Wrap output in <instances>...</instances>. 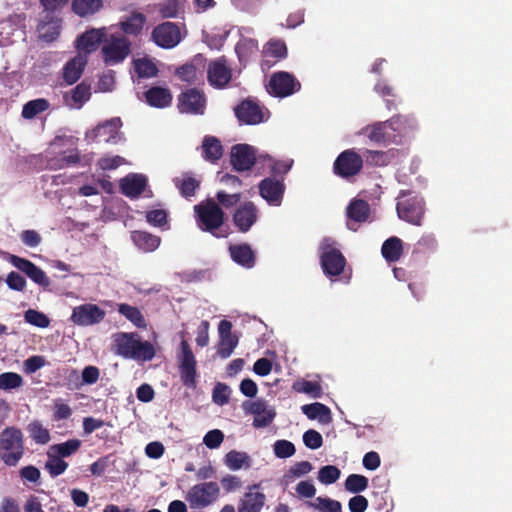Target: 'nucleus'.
Listing matches in <instances>:
<instances>
[{"mask_svg": "<svg viewBox=\"0 0 512 512\" xmlns=\"http://www.w3.org/2000/svg\"><path fill=\"white\" fill-rule=\"evenodd\" d=\"M195 220L198 228L208 232L216 238H225L229 235L225 224V213L221 206L213 199H206L194 206Z\"/></svg>", "mask_w": 512, "mask_h": 512, "instance_id": "obj_1", "label": "nucleus"}, {"mask_svg": "<svg viewBox=\"0 0 512 512\" xmlns=\"http://www.w3.org/2000/svg\"><path fill=\"white\" fill-rule=\"evenodd\" d=\"M25 438L20 428L8 426L0 433V461L8 467L17 466L25 455Z\"/></svg>", "mask_w": 512, "mask_h": 512, "instance_id": "obj_2", "label": "nucleus"}, {"mask_svg": "<svg viewBox=\"0 0 512 512\" xmlns=\"http://www.w3.org/2000/svg\"><path fill=\"white\" fill-rule=\"evenodd\" d=\"M116 353L126 359L150 361L156 351L149 341H141L137 333H119L115 337Z\"/></svg>", "mask_w": 512, "mask_h": 512, "instance_id": "obj_3", "label": "nucleus"}, {"mask_svg": "<svg viewBox=\"0 0 512 512\" xmlns=\"http://www.w3.org/2000/svg\"><path fill=\"white\" fill-rule=\"evenodd\" d=\"M396 210L398 217L412 225L421 226L425 214V201L414 191L400 190Z\"/></svg>", "mask_w": 512, "mask_h": 512, "instance_id": "obj_4", "label": "nucleus"}, {"mask_svg": "<svg viewBox=\"0 0 512 512\" xmlns=\"http://www.w3.org/2000/svg\"><path fill=\"white\" fill-rule=\"evenodd\" d=\"M131 53V42L125 36L111 35L102 46L101 54L106 65L122 63Z\"/></svg>", "mask_w": 512, "mask_h": 512, "instance_id": "obj_5", "label": "nucleus"}, {"mask_svg": "<svg viewBox=\"0 0 512 512\" xmlns=\"http://www.w3.org/2000/svg\"><path fill=\"white\" fill-rule=\"evenodd\" d=\"M363 162V157L354 149H347L335 159L333 172L343 179L350 180L361 172Z\"/></svg>", "mask_w": 512, "mask_h": 512, "instance_id": "obj_6", "label": "nucleus"}, {"mask_svg": "<svg viewBox=\"0 0 512 512\" xmlns=\"http://www.w3.org/2000/svg\"><path fill=\"white\" fill-rule=\"evenodd\" d=\"M301 89V84L297 78L286 71H278L271 75L268 84L266 85L267 92L278 98H285L298 92Z\"/></svg>", "mask_w": 512, "mask_h": 512, "instance_id": "obj_7", "label": "nucleus"}, {"mask_svg": "<svg viewBox=\"0 0 512 512\" xmlns=\"http://www.w3.org/2000/svg\"><path fill=\"white\" fill-rule=\"evenodd\" d=\"M320 264L324 274L332 278L343 273L346 266V258L333 244L325 242L321 246Z\"/></svg>", "mask_w": 512, "mask_h": 512, "instance_id": "obj_8", "label": "nucleus"}, {"mask_svg": "<svg viewBox=\"0 0 512 512\" xmlns=\"http://www.w3.org/2000/svg\"><path fill=\"white\" fill-rule=\"evenodd\" d=\"M177 108L180 113L203 115L206 109L207 98L202 90L189 88L178 95Z\"/></svg>", "mask_w": 512, "mask_h": 512, "instance_id": "obj_9", "label": "nucleus"}, {"mask_svg": "<svg viewBox=\"0 0 512 512\" xmlns=\"http://www.w3.org/2000/svg\"><path fill=\"white\" fill-rule=\"evenodd\" d=\"M181 353L179 355V372L181 381L184 386L188 388L196 387V359L193 351L186 340H182L180 343Z\"/></svg>", "mask_w": 512, "mask_h": 512, "instance_id": "obj_10", "label": "nucleus"}, {"mask_svg": "<svg viewBox=\"0 0 512 512\" xmlns=\"http://www.w3.org/2000/svg\"><path fill=\"white\" fill-rule=\"evenodd\" d=\"M220 489L216 482H204L194 485L186 499L192 508L207 507L219 497Z\"/></svg>", "mask_w": 512, "mask_h": 512, "instance_id": "obj_11", "label": "nucleus"}, {"mask_svg": "<svg viewBox=\"0 0 512 512\" xmlns=\"http://www.w3.org/2000/svg\"><path fill=\"white\" fill-rule=\"evenodd\" d=\"M232 80V69L222 56L210 61L207 66V81L213 88L225 89Z\"/></svg>", "mask_w": 512, "mask_h": 512, "instance_id": "obj_12", "label": "nucleus"}, {"mask_svg": "<svg viewBox=\"0 0 512 512\" xmlns=\"http://www.w3.org/2000/svg\"><path fill=\"white\" fill-rule=\"evenodd\" d=\"M234 113L240 124L257 125L265 120L263 108L250 98L241 101Z\"/></svg>", "mask_w": 512, "mask_h": 512, "instance_id": "obj_13", "label": "nucleus"}, {"mask_svg": "<svg viewBox=\"0 0 512 512\" xmlns=\"http://www.w3.org/2000/svg\"><path fill=\"white\" fill-rule=\"evenodd\" d=\"M152 39L159 47L173 48L181 41L180 29L173 22L161 23L153 29Z\"/></svg>", "mask_w": 512, "mask_h": 512, "instance_id": "obj_14", "label": "nucleus"}, {"mask_svg": "<svg viewBox=\"0 0 512 512\" xmlns=\"http://www.w3.org/2000/svg\"><path fill=\"white\" fill-rule=\"evenodd\" d=\"M256 162V150L248 144H236L231 148L230 163L235 171L250 170Z\"/></svg>", "mask_w": 512, "mask_h": 512, "instance_id": "obj_15", "label": "nucleus"}, {"mask_svg": "<svg viewBox=\"0 0 512 512\" xmlns=\"http://www.w3.org/2000/svg\"><path fill=\"white\" fill-rule=\"evenodd\" d=\"M105 317V311L98 305L86 303L75 307L71 321L79 326H90L100 323Z\"/></svg>", "mask_w": 512, "mask_h": 512, "instance_id": "obj_16", "label": "nucleus"}, {"mask_svg": "<svg viewBox=\"0 0 512 512\" xmlns=\"http://www.w3.org/2000/svg\"><path fill=\"white\" fill-rule=\"evenodd\" d=\"M9 262L18 270L25 273L36 284L45 289L50 286V279L46 273L30 260L11 254L9 256Z\"/></svg>", "mask_w": 512, "mask_h": 512, "instance_id": "obj_17", "label": "nucleus"}, {"mask_svg": "<svg viewBox=\"0 0 512 512\" xmlns=\"http://www.w3.org/2000/svg\"><path fill=\"white\" fill-rule=\"evenodd\" d=\"M232 218L237 230L247 233L258 220V209L253 202H245L235 210Z\"/></svg>", "mask_w": 512, "mask_h": 512, "instance_id": "obj_18", "label": "nucleus"}, {"mask_svg": "<svg viewBox=\"0 0 512 512\" xmlns=\"http://www.w3.org/2000/svg\"><path fill=\"white\" fill-rule=\"evenodd\" d=\"M285 184L273 177L263 179L259 184L260 195L271 205L279 206L282 202Z\"/></svg>", "mask_w": 512, "mask_h": 512, "instance_id": "obj_19", "label": "nucleus"}, {"mask_svg": "<svg viewBox=\"0 0 512 512\" xmlns=\"http://www.w3.org/2000/svg\"><path fill=\"white\" fill-rule=\"evenodd\" d=\"M107 36V29L92 28L77 37L76 47L78 50L90 54L96 51Z\"/></svg>", "mask_w": 512, "mask_h": 512, "instance_id": "obj_20", "label": "nucleus"}, {"mask_svg": "<svg viewBox=\"0 0 512 512\" xmlns=\"http://www.w3.org/2000/svg\"><path fill=\"white\" fill-rule=\"evenodd\" d=\"M62 20L54 14L47 13L39 22L37 31L39 39L51 43L55 41L61 32Z\"/></svg>", "mask_w": 512, "mask_h": 512, "instance_id": "obj_21", "label": "nucleus"}, {"mask_svg": "<svg viewBox=\"0 0 512 512\" xmlns=\"http://www.w3.org/2000/svg\"><path fill=\"white\" fill-rule=\"evenodd\" d=\"M247 411L254 415L253 426L256 428L267 427L276 416L273 408H268L265 400L258 399L249 403Z\"/></svg>", "mask_w": 512, "mask_h": 512, "instance_id": "obj_22", "label": "nucleus"}, {"mask_svg": "<svg viewBox=\"0 0 512 512\" xmlns=\"http://www.w3.org/2000/svg\"><path fill=\"white\" fill-rule=\"evenodd\" d=\"M147 177L142 174H128L120 180V191L131 199L138 198L147 187Z\"/></svg>", "mask_w": 512, "mask_h": 512, "instance_id": "obj_23", "label": "nucleus"}, {"mask_svg": "<svg viewBox=\"0 0 512 512\" xmlns=\"http://www.w3.org/2000/svg\"><path fill=\"white\" fill-rule=\"evenodd\" d=\"M254 489H259V485L254 484L249 487V491L239 501L238 512H261L266 496L262 492L253 491Z\"/></svg>", "mask_w": 512, "mask_h": 512, "instance_id": "obj_24", "label": "nucleus"}, {"mask_svg": "<svg viewBox=\"0 0 512 512\" xmlns=\"http://www.w3.org/2000/svg\"><path fill=\"white\" fill-rule=\"evenodd\" d=\"M231 259L244 268H252L255 265V253L247 243L229 246Z\"/></svg>", "mask_w": 512, "mask_h": 512, "instance_id": "obj_25", "label": "nucleus"}, {"mask_svg": "<svg viewBox=\"0 0 512 512\" xmlns=\"http://www.w3.org/2000/svg\"><path fill=\"white\" fill-rule=\"evenodd\" d=\"M122 125L121 119L118 117L112 118L99 124L93 130L94 139L97 141L110 142L115 141L118 136V131Z\"/></svg>", "mask_w": 512, "mask_h": 512, "instance_id": "obj_26", "label": "nucleus"}, {"mask_svg": "<svg viewBox=\"0 0 512 512\" xmlns=\"http://www.w3.org/2000/svg\"><path fill=\"white\" fill-rule=\"evenodd\" d=\"M146 102L156 108H165L172 102V94L168 88L154 86L148 89L145 93Z\"/></svg>", "mask_w": 512, "mask_h": 512, "instance_id": "obj_27", "label": "nucleus"}, {"mask_svg": "<svg viewBox=\"0 0 512 512\" xmlns=\"http://www.w3.org/2000/svg\"><path fill=\"white\" fill-rule=\"evenodd\" d=\"M146 23V16L141 12H132L119 22V28L126 35L138 36Z\"/></svg>", "mask_w": 512, "mask_h": 512, "instance_id": "obj_28", "label": "nucleus"}, {"mask_svg": "<svg viewBox=\"0 0 512 512\" xmlns=\"http://www.w3.org/2000/svg\"><path fill=\"white\" fill-rule=\"evenodd\" d=\"M201 147L203 158L208 162L216 163L223 156V146L215 136H205Z\"/></svg>", "mask_w": 512, "mask_h": 512, "instance_id": "obj_29", "label": "nucleus"}, {"mask_svg": "<svg viewBox=\"0 0 512 512\" xmlns=\"http://www.w3.org/2000/svg\"><path fill=\"white\" fill-rule=\"evenodd\" d=\"M102 8L103 0H72L71 2V10L81 18L93 16Z\"/></svg>", "mask_w": 512, "mask_h": 512, "instance_id": "obj_30", "label": "nucleus"}, {"mask_svg": "<svg viewBox=\"0 0 512 512\" xmlns=\"http://www.w3.org/2000/svg\"><path fill=\"white\" fill-rule=\"evenodd\" d=\"M388 121V128L397 132L399 136H407L416 129V120L412 116L395 115Z\"/></svg>", "mask_w": 512, "mask_h": 512, "instance_id": "obj_31", "label": "nucleus"}, {"mask_svg": "<svg viewBox=\"0 0 512 512\" xmlns=\"http://www.w3.org/2000/svg\"><path fill=\"white\" fill-rule=\"evenodd\" d=\"M302 412L311 420L318 419L322 424H329L332 421L331 410L328 406L315 402L302 406Z\"/></svg>", "mask_w": 512, "mask_h": 512, "instance_id": "obj_32", "label": "nucleus"}, {"mask_svg": "<svg viewBox=\"0 0 512 512\" xmlns=\"http://www.w3.org/2000/svg\"><path fill=\"white\" fill-rule=\"evenodd\" d=\"M381 253L387 262H397L403 254V242L400 238L392 236L384 241Z\"/></svg>", "mask_w": 512, "mask_h": 512, "instance_id": "obj_33", "label": "nucleus"}, {"mask_svg": "<svg viewBox=\"0 0 512 512\" xmlns=\"http://www.w3.org/2000/svg\"><path fill=\"white\" fill-rule=\"evenodd\" d=\"M134 244L145 252H151L160 245V238L146 231H134L131 234Z\"/></svg>", "mask_w": 512, "mask_h": 512, "instance_id": "obj_34", "label": "nucleus"}, {"mask_svg": "<svg viewBox=\"0 0 512 512\" xmlns=\"http://www.w3.org/2000/svg\"><path fill=\"white\" fill-rule=\"evenodd\" d=\"M85 65L86 61L81 57H75L69 60L63 69V78L65 82L69 85L77 82L83 73Z\"/></svg>", "mask_w": 512, "mask_h": 512, "instance_id": "obj_35", "label": "nucleus"}, {"mask_svg": "<svg viewBox=\"0 0 512 512\" xmlns=\"http://www.w3.org/2000/svg\"><path fill=\"white\" fill-rule=\"evenodd\" d=\"M258 50V42L252 38H243L235 46V52L241 64H246Z\"/></svg>", "mask_w": 512, "mask_h": 512, "instance_id": "obj_36", "label": "nucleus"}, {"mask_svg": "<svg viewBox=\"0 0 512 512\" xmlns=\"http://www.w3.org/2000/svg\"><path fill=\"white\" fill-rule=\"evenodd\" d=\"M369 204L362 199H354L347 207V216L355 222H364L369 217Z\"/></svg>", "mask_w": 512, "mask_h": 512, "instance_id": "obj_37", "label": "nucleus"}, {"mask_svg": "<svg viewBox=\"0 0 512 512\" xmlns=\"http://www.w3.org/2000/svg\"><path fill=\"white\" fill-rule=\"evenodd\" d=\"M225 464L231 470H239L241 468H250L251 459L245 452L231 450L225 455Z\"/></svg>", "mask_w": 512, "mask_h": 512, "instance_id": "obj_38", "label": "nucleus"}, {"mask_svg": "<svg viewBox=\"0 0 512 512\" xmlns=\"http://www.w3.org/2000/svg\"><path fill=\"white\" fill-rule=\"evenodd\" d=\"M27 431L30 438L36 444L45 445L51 439L49 430L45 428L39 420L31 421L27 426Z\"/></svg>", "mask_w": 512, "mask_h": 512, "instance_id": "obj_39", "label": "nucleus"}, {"mask_svg": "<svg viewBox=\"0 0 512 512\" xmlns=\"http://www.w3.org/2000/svg\"><path fill=\"white\" fill-rule=\"evenodd\" d=\"M388 121L377 122L373 125L366 126L362 129V133L365 134L370 141L375 143H382L387 140Z\"/></svg>", "mask_w": 512, "mask_h": 512, "instance_id": "obj_40", "label": "nucleus"}, {"mask_svg": "<svg viewBox=\"0 0 512 512\" xmlns=\"http://www.w3.org/2000/svg\"><path fill=\"white\" fill-rule=\"evenodd\" d=\"M50 107L48 100L44 98H38L28 101L24 104L22 109V117L25 119H32L38 114L46 111Z\"/></svg>", "mask_w": 512, "mask_h": 512, "instance_id": "obj_41", "label": "nucleus"}, {"mask_svg": "<svg viewBox=\"0 0 512 512\" xmlns=\"http://www.w3.org/2000/svg\"><path fill=\"white\" fill-rule=\"evenodd\" d=\"M134 70L139 78L155 77L159 70L155 63L148 58H139L133 60Z\"/></svg>", "mask_w": 512, "mask_h": 512, "instance_id": "obj_42", "label": "nucleus"}, {"mask_svg": "<svg viewBox=\"0 0 512 512\" xmlns=\"http://www.w3.org/2000/svg\"><path fill=\"white\" fill-rule=\"evenodd\" d=\"M81 446L79 439H69L66 442L51 445L49 451L61 458L69 457L75 454Z\"/></svg>", "mask_w": 512, "mask_h": 512, "instance_id": "obj_43", "label": "nucleus"}, {"mask_svg": "<svg viewBox=\"0 0 512 512\" xmlns=\"http://www.w3.org/2000/svg\"><path fill=\"white\" fill-rule=\"evenodd\" d=\"M118 311L121 315H123L130 322H132L136 327H146V321L141 311L137 307L123 303L119 305Z\"/></svg>", "mask_w": 512, "mask_h": 512, "instance_id": "obj_44", "label": "nucleus"}, {"mask_svg": "<svg viewBox=\"0 0 512 512\" xmlns=\"http://www.w3.org/2000/svg\"><path fill=\"white\" fill-rule=\"evenodd\" d=\"M47 456L48 460L45 463V469L51 477H57L66 471L68 463L64 461L63 458L55 455L51 451H48Z\"/></svg>", "mask_w": 512, "mask_h": 512, "instance_id": "obj_45", "label": "nucleus"}, {"mask_svg": "<svg viewBox=\"0 0 512 512\" xmlns=\"http://www.w3.org/2000/svg\"><path fill=\"white\" fill-rule=\"evenodd\" d=\"M375 91L385 99L386 106L390 110L392 108H396L397 105L400 103V100H398L397 95L394 91V88L384 81L378 82L375 87Z\"/></svg>", "mask_w": 512, "mask_h": 512, "instance_id": "obj_46", "label": "nucleus"}, {"mask_svg": "<svg viewBox=\"0 0 512 512\" xmlns=\"http://www.w3.org/2000/svg\"><path fill=\"white\" fill-rule=\"evenodd\" d=\"M265 56L272 57L275 61L284 59L287 57L288 51L287 46L282 40H270L265 45L264 50Z\"/></svg>", "mask_w": 512, "mask_h": 512, "instance_id": "obj_47", "label": "nucleus"}, {"mask_svg": "<svg viewBox=\"0 0 512 512\" xmlns=\"http://www.w3.org/2000/svg\"><path fill=\"white\" fill-rule=\"evenodd\" d=\"M238 342V336L219 337V341L217 343V355L222 359H227L234 352Z\"/></svg>", "mask_w": 512, "mask_h": 512, "instance_id": "obj_48", "label": "nucleus"}, {"mask_svg": "<svg viewBox=\"0 0 512 512\" xmlns=\"http://www.w3.org/2000/svg\"><path fill=\"white\" fill-rule=\"evenodd\" d=\"M368 488L367 477L360 474H350L345 480V489L350 493H360Z\"/></svg>", "mask_w": 512, "mask_h": 512, "instance_id": "obj_49", "label": "nucleus"}, {"mask_svg": "<svg viewBox=\"0 0 512 512\" xmlns=\"http://www.w3.org/2000/svg\"><path fill=\"white\" fill-rule=\"evenodd\" d=\"M202 75L196 66L192 63H186L176 69L175 75L182 81L193 84L198 80V76Z\"/></svg>", "mask_w": 512, "mask_h": 512, "instance_id": "obj_50", "label": "nucleus"}, {"mask_svg": "<svg viewBox=\"0 0 512 512\" xmlns=\"http://www.w3.org/2000/svg\"><path fill=\"white\" fill-rule=\"evenodd\" d=\"M364 156L368 165L379 167L388 165L392 157L389 152L373 150H366Z\"/></svg>", "mask_w": 512, "mask_h": 512, "instance_id": "obj_51", "label": "nucleus"}, {"mask_svg": "<svg viewBox=\"0 0 512 512\" xmlns=\"http://www.w3.org/2000/svg\"><path fill=\"white\" fill-rule=\"evenodd\" d=\"M293 388L295 391L308 394L312 398H320L322 396V387L316 381L303 380L295 383Z\"/></svg>", "mask_w": 512, "mask_h": 512, "instance_id": "obj_52", "label": "nucleus"}, {"mask_svg": "<svg viewBox=\"0 0 512 512\" xmlns=\"http://www.w3.org/2000/svg\"><path fill=\"white\" fill-rule=\"evenodd\" d=\"M23 385V378L15 372H4L0 374V389L12 390Z\"/></svg>", "mask_w": 512, "mask_h": 512, "instance_id": "obj_53", "label": "nucleus"}, {"mask_svg": "<svg viewBox=\"0 0 512 512\" xmlns=\"http://www.w3.org/2000/svg\"><path fill=\"white\" fill-rule=\"evenodd\" d=\"M175 184L178 187L180 194L185 198L194 196L196 190L200 187V182L193 177H185L181 180H177Z\"/></svg>", "mask_w": 512, "mask_h": 512, "instance_id": "obj_54", "label": "nucleus"}, {"mask_svg": "<svg viewBox=\"0 0 512 512\" xmlns=\"http://www.w3.org/2000/svg\"><path fill=\"white\" fill-rule=\"evenodd\" d=\"M24 319L27 323L39 328H46L50 324L48 316L40 311L33 309H29L25 312Z\"/></svg>", "mask_w": 512, "mask_h": 512, "instance_id": "obj_55", "label": "nucleus"}, {"mask_svg": "<svg viewBox=\"0 0 512 512\" xmlns=\"http://www.w3.org/2000/svg\"><path fill=\"white\" fill-rule=\"evenodd\" d=\"M274 454L276 457L285 459L293 456L296 452L295 445L288 440H277L273 445Z\"/></svg>", "mask_w": 512, "mask_h": 512, "instance_id": "obj_56", "label": "nucleus"}, {"mask_svg": "<svg viewBox=\"0 0 512 512\" xmlns=\"http://www.w3.org/2000/svg\"><path fill=\"white\" fill-rule=\"evenodd\" d=\"M340 477V470L334 465L323 466L318 473V479L323 484H333Z\"/></svg>", "mask_w": 512, "mask_h": 512, "instance_id": "obj_57", "label": "nucleus"}, {"mask_svg": "<svg viewBox=\"0 0 512 512\" xmlns=\"http://www.w3.org/2000/svg\"><path fill=\"white\" fill-rule=\"evenodd\" d=\"M180 9L181 4L178 0H166L159 4V13L163 18H176Z\"/></svg>", "mask_w": 512, "mask_h": 512, "instance_id": "obj_58", "label": "nucleus"}, {"mask_svg": "<svg viewBox=\"0 0 512 512\" xmlns=\"http://www.w3.org/2000/svg\"><path fill=\"white\" fill-rule=\"evenodd\" d=\"M71 94L74 103L81 106L83 103L88 101L91 96L90 85L82 82L72 89Z\"/></svg>", "mask_w": 512, "mask_h": 512, "instance_id": "obj_59", "label": "nucleus"}, {"mask_svg": "<svg viewBox=\"0 0 512 512\" xmlns=\"http://www.w3.org/2000/svg\"><path fill=\"white\" fill-rule=\"evenodd\" d=\"M224 440V434L219 429H213L208 431L204 438L203 443L208 447L209 449H216L218 448Z\"/></svg>", "mask_w": 512, "mask_h": 512, "instance_id": "obj_60", "label": "nucleus"}, {"mask_svg": "<svg viewBox=\"0 0 512 512\" xmlns=\"http://www.w3.org/2000/svg\"><path fill=\"white\" fill-rule=\"evenodd\" d=\"M230 390L226 384L217 383L213 389L212 398L218 405H224L229 402Z\"/></svg>", "mask_w": 512, "mask_h": 512, "instance_id": "obj_61", "label": "nucleus"}, {"mask_svg": "<svg viewBox=\"0 0 512 512\" xmlns=\"http://www.w3.org/2000/svg\"><path fill=\"white\" fill-rule=\"evenodd\" d=\"M24 512H60L58 506H52L44 511L38 497L31 495L24 504Z\"/></svg>", "mask_w": 512, "mask_h": 512, "instance_id": "obj_62", "label": "nucleus"}, {"mask_svg": "<svg viewBox=\"0 0 512 512\" xmlns=\"http://www.w3.org/2000/svg\"><path fill=\"white\" fill-rule=\"evenodd\" d=\"M303 442L310 449H318L323 444V438L318 431L310 429L303 434Z\"/></svg>", "mask_w": 512, "mask_h": 512, "instance_id": "obj_63", "label": "nucleus"}, {"mask_svg": "<svg viewBox=\"0 0 512 512\" xmlns=\"http://www.w3.org/2000/svg\"><path fill=\"white\" fill-rule=\"evenodd\" d=\"M316 501L318 502L317 508L321 512H341L342 510V505L337 500L318 497Z\"/></svg>", "mask_w": 512, "mask_h": 512, "instance_id": "obj_64", "label": "nucleus"}]
</instances>
